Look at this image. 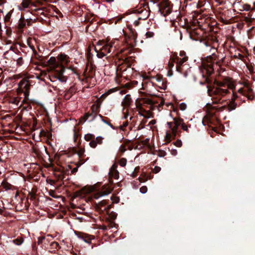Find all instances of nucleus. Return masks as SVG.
I'll use <instances>...</instances> for the list:
<instances>
[{"mask_svg":"<svg viewBox=\"0 0 255 255\" xmlns=\"http://www.w3.org/2000/svg\"><path fill=\"white\" fill-rule=\"evenodd\" d=\"M236 88L234 82L231 80H226L224 82H218L216 86L212 89H208L209 95L212 97L213 102L215 104L226 103L221 106L215 107L220 111L227 110L231 112L237 108L235 102L238 98L237 94L234 91Z\"/></svg>","mask_w":255,"mask_h":255,"instance_id":"nucleus-1","label":"nucleus"},{"mask_svg":"<svg viewBox=\"0 0 255 255\" xmlns=\"http://www.w3.org/2000/svg\"><path fill=\"white\" fill-rule=\"evenodd\" d=\"M115 43V41L106 43L105 42H99L97 45L94 47L95 51L97 53V56L99 58H102L105 57L107 59L109 57L108 55L115 50L116 46H114Z\"/></svg>","mask_w":255,"mask_h":255,"instance_id":"nucleus-2","label":"nucleus"},{"mask_svg":"<svg viewBox=\"0 0 255 255\" xmlns=\"http://www.w3.org/2000/svg\"><path fill=\"white\" fill-rule=\"evenodd\" d=\"M174 59L176 61V71L182 73L183 72V67L186 65L184 64L188 60V57L184 51H180L179 55L177 54H173Z\"/></svg>","mask_w":255,"mask_h":255,"instance_id":"nucleus-3","label":"nucleus"},{"mask_svg":"<svg viewBox=\"0 0 255 255\" xmlns=\"http://www.w3.org/2000/svg\"><path fill=\"white\" fill-rule=\"evenodd\" d=\"M127 160H115V163L111 167L109 171V181L111 183L113 182L112 179H118L119 177V173L117 170L118 165H120L122 167H124L126 165Z\"/></svg>","mask_w":255,"mask_h":255,"instance_id":"nucleus-4","label":"nucleus"},{"mask_svg":"<svg viewBox=\"0 0 255 255\" xmlns=\"http://www.w3.org/2000/svg\"><path fill=\"white\" fill-rule=\"evenodd\" d=\"M113 187L109 185H104L100 187L97 184V190H96V193L94 194V198L98 199L101 197L108 195L111 193Z\"/></svg>","mask_w":255,"mask_h":255,"instance_id":"nucleus-5","label":"nucleus"},{"mask_svg":"<svg viewBox=\"0 0 255 255\" xmlns=\"http://www.w3.org/2000/svg\"><path fill=\"white\" fill-rule=\"evenodd\" d=\"M30 83L29 81L23 79L18 84V87L17 89L18 93H23L25 98L28 97L29 94Z\"/></svg>","mask_w":255,"mask_h":255,"instance_id":"nucleus-6","label":"nucleus"},{"mask_svg":"<svg viewBox=\"0 0 255 255\" xmlns=\"http://www.w3.org/2000/svg\"><path fill=\"white\" fill-rule=\"evenodd\" d=\"M128 65L125 63H119L117 68L116 76L115 77L116 82L119 84L121 82L120 78L123 77V74L127 70Z\"/></svg>","mask_w":255,"mask_h":255,"instance_id":"nucleus-7","label":"nucleus"},{"mask_svg":"<svg viewBox=\"0 0 255 255\" xmlns=\"http://www.w3.org/2000/svg\"><path fill=\"white\" fill-rule=\"evenodd\" d=\"M100 107V105L99 103H96L94 104L91 107V110L92 111V113L91 114L87 113L85 114V116L84 117V119H85V121H87L88 120L89 117L91 116L92 117V120H93L96 116V112L98 110V109Z\"/></svg>","mask_w":255,"mask_h":255,"instance_id":"nucleus-8","label":"nucleus"},{"mask_svg":"<svg viewBox=\"0 0 255 255\" xmlns=\"http://www.w3.org/2000/svg\"><path fill=\"white\" fill-rule=\"evenodd\" d=\"M173 120L175 128L172 129V134L174 136H176L178 127L181 126L184 122L183 120L179 118H173Z\"/></svg>","mask_w":255,"mask_h":255,"instance_id":"nucleus-9","label":"nucleus"},{"mask_svg":"<svg viewBox=\"0 0 255 255\" xmlns=\"http://www.w3.org/2000/svg\"><path fill=\"white\" fill-rule=\"evenodd\" d=\"M132 103V99L130 95H126L122 102V105L123 106V111H124L126 109H129Z\"/></svg>","mask_w":255,"mask_h":255,"instance_id":"nucleus-10","label":"nucleus"},{"mask_svg":"<svg viewBox=\"0 0 255 255\" xmlns=\"http://www.w3.org/2000/svg\"><path fill=\"white\" fill-rule=\"evenodd\" d=\"M69 57L65 54H61L58 56V60L61 63L60 68L63 67L64 65H67L69 62Z\"/></svg>","mask_w":255,"mask_h":255,"instance_id":"nucleus-11","label":"nucleus"},{"mask_svg":"<svg viewBox=\"0 0 255 255\" xmlns=\"http://www.w3.org/2000/svg\"><path fill=\"white\" fill-rule=\"evenodd\" d=\"M97 190V184L93 186H85L82 188L81 192L84 194H89L92 192H96Z\"/></svg>","mask_w":255,"mask_h":255,"instance_id":"nucleus-12","label":"nucleus"},{"mask_svg":"<svg viewBox=\"0 0 255 255\" xmlns=\"http://www.w3.org/2000/svg\"><path fill=\"white\" fill-rule=\"evenodd\" d=\"M32 4L31 0H22L20 5L18 6V8L19 10L22 11L24 9L29 7Z\"/></svg>","mask_w":255,"mask_h":255,"instance_id":"nucleus-13","label":"nucleus"},{"mask_svg":"<svg viewBox=\"0 0 255 255\" xmlns=\"http://www.w3.org/2000/svg\"><path fill=\"white\" fill-rule=\"evenodd\" d=\"M48 64L52 69L55 70L59 66L54 57H51L48 61Z\"/></svg>","mask_w":255,"mask_h":255,"instance_id":"nucleus-14","label":"nucleus"},{"mask_svg":"<svg viewBox=\"0 0 255 255\" xmlns=\"http://www.w3.org/2000/svg\"><path fill=\"white\" fill-rule=\"evenodd\" d=\"M103 138L100 136L97 137L93 139L89 143L90 146L92 148L96 147L97 144H101L102 143Z\"/></svg>","mask_w":255,"mask_h":255,"instance_id":"nucleus-15","label":"nucleus"},{"mask_svg":"<svg viewBox=\"0 0 255 255\" xmlns=\"http://www.w3.org/2000/svg\"><path fill=\"white\" fill-rule=\"evenodd\" d=\"M107 202L105 200H103L100 201L96 205L97 209L100 211H103L108 209L107 207H106Z\"/></svg>","mask_w":255,"mask_h":255,"instance_id":"nucleus-16","label":"nucleus"},{"mask_svg":"<svg viewBox=\"0 0 255 255\" xmlns=\"http://www.w3.org/2000/svg\"><path fill=\"white\" fill-rule=\"evenodd\" d=\"M64 68L62 67L61 69L59 71H58V75L57 78L61 82H65L66 81V78L63 76V74L64 73Z\"/></svg>","mask_w":255,"mask_h":255,"instance_id":"nucleus-17","label":"nucleus"},{"mask_svg":"<svg viewBox=\"0 0 255 255\" xmlns=\"http://www.w3.org/2000/svg\"><path fill=\"white\" fill-rule=\"evenodd\" d=\"M176 136H174L171 131L167 130L165 136V140L167 143L170 142L172 139H174Z\"/></svg>","mask_w":255,"mask_h":255,"instance_id":"nucleus-18","label":"nucleus"},{"mask_svg":"<svg viewBox=\"0 0 255 255\" xmlns=\"http://www.w3.org/2000/svg\"><path fill=\"white\" fill-rule=\"evenodd\" d=\"M138 12L143 14L142 16H139L138 17V20L146 19L149 16V11L146 9H145V10L141 9L140 10H139Z\"/></svg>","mask_w":255,"mask_h":255,"instance_id":"nucleus-19","label":"nucleus"},{"mask_svg":"<svg viewBox=\"0 0 255 255\" xmlns=\"http://www.w3.org/2000/svg\"><path fill=\"white\" fill-rule=\"evenodd\" d=\"M175 63H176V61H175V59H174V56L172 55V56L170 57V58L169 60L168 64V68L169 70L168 72H169L170 71L171 72L172 68L174 66Z\"/></svg>","mask_w":255,"mask_h":255,"instance_id":"nucleus-20","label":"nucleus"},{"mask_svg":"<svg viewBox=\"0 0 255 255\" xmlns=\"http://www.w3.org/2000/svg\"><path fill=\"white\" fill-rule=\"evenodd\" d=\"M26 24L25 21L23 17H20L17 23V27L19 30H22Z\"/></svg>","mask_w":255,"mask_h":255,"instance_id":"nucleus-21","label":"nucleus"},{"mask_svg":"<svg viewBox=\"0 0 255 255\" xmlns=\"http://www.w3.org/2000/svg\"><path fill=\"white\" fill-rule=\"evenodd\" d=\"M13 12V9H11L9 12H8L4 16V21L5 23L10 22V19H11Z\"/></svg>","mask_w":255,"mask_h":255,"instance_id":"nucleus-22","label":"nucleus"},{"mask_svg":"<svg viewBox=\"0 0 255 255\" xmlns=\"http://www.w3.org/2000/svg\"><path fill=\"white\" fill-rule=\"evenodd\" d=\"M140 100L142 102L143 106L149 105L150 107H151L154 104V102L149 99L143 98L140 99Z\"/></svg>","mask_w":255,"mask_h":255,"instance_id":"nucleus-23","label":"nucleus"},{"mask_svg":"<svg viewBox=\"0 0 255 255\" xmlns=\"http://www.w3.org/2000/svg\"><path fill=\"white\" fill-rule=\"evenodd\" d=\"M135 104L136 108L137 109V110H140L141 111L145 112V110L143 108V103L140 100L138 101L137 100H136Z\"/></svg>","mask_w":255,"mask_h":255,"instance_id":"nucleus-24","label":"nucleus"},{"mask_svg":"<svg viewBox=\"0 0 255 255\" xmlns=\"http://www.w3.org/2000/svg\"><path fill=\"white\" fill-rule=\"evenodd\" d=\"M76 153L78 155L79 158L84 157L85 150L83 148H78L75 150Z\"/></svg>","mask_w":255,"mask_h":255,"instance_id":"nucleus-25","label":"nucleus"},{"mask_svg":"<svg viewBox=\"0 0 255 255\" xmlns=\"http://www.w3.org/2000/svg\"><path fill=\"white\" fill-rule=\"evenodd\" d=\"M138 169H139V167H136L134 168V170L133 171L128 170L127 171L128 174H129L132 177H134L136 176L137 172L138 170Z\"/></svg>","mask_w":255,"mask_h":255,"instance_id":"nucleus-26","label":"nucleus"},{"mask_svg":"<svg viewBox=\"0 0 255 255\" xmlns=\"http://www.w3.org/2000/svg\"><path fill=\"white\" fill-rule=\"evenodd\" d=\"M20 100L21 98L19 97H14L11 99L10 102L12 104H15L16 105H18L20 103Z\"/></svg>","mask_w":255,"mask_h":255,"instance_id":"nucleus-27","label":"nucleus"},{"mask_svg":"<svg viewBox=\"0 0 255 255\" xmlns=\"http://www.w3.org/2000/svg\"><path fill=\"white\" fill-rule=\"evenodd\" d=\"M117 91V88H112L110 90H109L108 91H107L106 92H105L104 94H103L102 95V97H107V96H108L109 95L116 92Z\"/></svg>","mask_w":255,"mask_h":255,"instance_id":"nucleus-28","label":"nucleus"},{"mask_svg":"<svg viewBox=\"0 0 255 255\" xmlns=\"http://www.w3.org/2000/svg\"><path fill=\"white\" fill-rule=\"evenodd\" d=\"M84 138L86 141H91L94 138V135L90 133H88L85 135Z\"/></svg>","mask_w":255,"mask_h":255,"instance_id":"nucleus-29","label":"nucleus"},{"mask_svg":"<svg viewBox=\"0 0 255 255\" xmlns=\"http://www.w3.org/2000/svg\"><path fill=\"white\" fill-rule=\"evenodd\" d=\"M154 35V33L152 31H147L146 32L145 36L146 38H152Z\"/></svg>","mask_w":255,"mask_h":255,"instance_id":"nucleus-30","label":"nucleus"},{"mask_svg":"<svg viewBox=\"0 0 255 255\" xmlns=\"http://www.w3.org/2000/svg\"><path fill=\"white\" fill-rule=\"evenodd\" d=\"M145 114L144 115H141V116H142L145 118H150L151 117V113L150 111H147L145 110L144 112Z\"/></svg>","mask_w":255,"mask_h":255,"instance_id":"nucleus-31","label":"nucleus"},{"mask_svg":"<svg viewBox=\"0 0 255 255\" xmlns=\"http://www.w3.org/2000/svg\"><path fill=\"white\" fill-rule=\"evenodd\" d=\"M167 125L168 126V128L170 129V131L172 133V129L175 128L173 122H167Z\"/></svg>","mask_w":255,"mask_h":255,"instance_id":"nucleus-32","label":"nucleus"},{"mask_svg":"<svg viewBox=\"0 0 255 255\" xmlns=\"http://www.w3.org/2000/svg\"><path fill=\"white\" fill-rule=\"evenodd\" d=\"M174 145L178 147H180L182 145V142L181 140L177 139L176 141L173 143Z\"/></svg>","mask_w":255,"mask_h":255,"instance_id":"nucleus-33","label":"nucleus"},{"mask_svg":"<svg viewBox=\"0 0 255 255\" xmlns=\"http://www.w3.org/2000/svg\"><path fill=\"white\" fill-rule=\"evenodd\" d=\"M128 110H129V109H126L124 111L123 110V113L124 115V116H123L124 119H127L128 117V115H129Z\"/></svg>","mask_w":255,"mask_h":255,"instance_id":"nucleus-34","label":"nucleus"},{"mask_svg":"<svg viewBox=\"0 0 255 255\" xmlns=\"http://www.w3.org/2000/svg\"><path fill=\"white\" fill-rule=\"evenodd\" d=\"M139 191L141 193L145 194L147 191V188L145 186H143L140 188Z\"/></svg>","mask_w":255,"mask_h":255,"instance_id":"nucleus-35","label":"nucleus"},{"mask_svg":"<svg viewBox=\"0 0 255 255\" xmlns=\"http://www.w3.org/2000/svg\"><path fill=\"white\" fill-rule=\"evenodd\" d=\"M238 93L243 95L245 96L247 93V90L246 89H244L241 88L238 90Z\"/></svg>","mask_w":255,"mask_h":255,"instance_id":"nucleus-36","label":"nucleus"},{"mask_svg":"<svg viewBox=\"0 0 255 255\" xmlns=\"http://www.w3.org/2000/svg\"><path fill=\"white\" fill-rule=\"evenodd\" d=\"M179 109L181 111L185 110L186 109V105L184 103H182L179 105Z\"/></svg>","mask_w":255,"mask_h":255,"instance_id":"nucleus-37","label":"nucleus"},{"mask_svg":"<svg viewBox=\"0 0 255 255\" xmlns=\"http://www.w3.org/2000/svg\"><path fill=\"white\" fill-rule=\"evenodd\" d=\"M13 242L16 245L19 246V245H20L22 243L23 241L21 240H19V239H16V240H13Z\"/></svg>","mask_w":255,"mask_h":255,"instance_id":"nucleus-38","label":"nucleus"},{"mask_svg":"<svg viewBox=\"0 0 255 255\" xmlns=\"http://www.w3.org/2000/svg\"><path fill=\"white\" fill-rule=\"evenodd\" d=\"M213 70H214V69H213L212 65L210 64L208 66V72L209 74H211L213 72Z\"/></svg>","mask_w":255,"mask_h":255,"instance_id":"nucleus-39","label":"nucleus"},{"mask_svg":"<svg viewBox=\"0 0 255 255\" xmlns=\"http://www.w3.org/2000/svg\"><path fill=\"white\" fill-rule=\"evenodd\" d=\"M244 9L246 11H249L251 9V6L249 4H245L243 6Z\"/></svg>","mask_w":255,"mask_h":255,"instance_id":"nucleus-40","label":"nucleus"},{"mask_svg":"<svg viewBox=\"0 0 255 255\" xmlns=\"http://www.w3.org/2000/svg\"><path fill=\"white\" fill-rule=\"evenodd\" d=\"M165 152L163 150L159 151L158 153V156L160 157H164L165 155Z\"/></svg>","mask_w":255,"mask_h":255,"instance_id":"nucleus-41","label":"nucleus"},{"mask_svg":"<svg viewBox=\"0 0 255 255\" xmlns=\"http://www.w3.org/2000/svg\"><path fill=\"white\" fill-rule=\"evenodd\" d=\"M111 200H113V202H116V203H118L120 200L119 197H115V196H113L111 197Z\"/></svg>","mask_w":255,"mask_h":255,"instance_id":"nucleus-42","label":"nucleus"},{"mask_svg":"<svg viewBox=\"0 0 255 255\" xmlns=\"http://www.w3.org/2000/svg\"><path fill=\"white\" fill-rule=\"evenodd\" d=\"M181 128L184 131H188V126L186 125H185V124L184 123H183V124H182Z\"/></svg>","mask_w":255,"mask_h":255,"instance_id":"nucleus-43","label":"nucleus"},{"mask_svg":"<svg viewBox=\"0 0 255 255\" xmlns=\"http://www.w3.org/2000/svg\"><path fill=\"white\" fill-rule=\"evenodd\" d=\"M160 170V167L158 166H155L154 169V171L155 173H158Z\"/></svg>","mask_w":255,"mask_h":255,"instance_id":"nucleus-44","label":"nucleus"},{"mask_svg":"<svg viewBox=\"0 0 255 255\" xmlns=\"http://www.w3.org/2000/svg\"><path fill=\"white\" fill-rule=\"evenodd\" d=\"M77 170H78V167H76L72 169L71 173L72 174H74V173H76L77 171Z\"/></svg>","mask_w":255,"mask_h":255,"instance_id":"nucleus-45","label":"nucleus"},{"mask_svg":"<svg viewBox=\"0 0 255 255\" xmlns=\"http://www.w3.org/2000/svg\"><path fill=\"white\" fill-rule=\"evenodd\" d=\"M128 125V123L127 122H124L122 126H121V128H124V127H126Z\"/></svg>","mask_w":255,"mask_h":255,"instance_id":"nucleus-46","label":"nucleus"},{"mask_svg":"<svg viewBox=\"0 0 255 255\" xmlns=\"http://www.w3.org/2000/svg\"><path fill=\"white\" fill-rule=\"evenodd\" d=\"M139 20L138 19L137 20H136L134 21V24L135 26H138L139 24Z\"/></svg>","mask_w":255,"mask_h":255,"instance_id":"nucleus-47","label":"nucleus"},{"mask_svg":"<svg viewBox=\"0 0 255 255\" xmlns=\"http://www.w3.org/2000/svg\"><path fill=\"white\" fill-rule=\"evenodd\" d=\"M6 0H0V6L6 2Z\"/></svg>","mask_w":255,"mask_h":255,"instance_id":"nucleus-48","label":"nucleus"},{"mask_svg":"<svg viewBox=\"0 0 255 255\" xmlns=\"http://www.w3.org/2000/svg\"><path fill=\"white\" fill-rule=\"evenodd\" d=\"M138 114L140 116H141V114L144 115L145 114V113L143 111H141L140 110H138Z\"/></svg>","mask_w":255,"mask_h":255,"instance_id":"nucleus-49","label":"nucleus"},{"mask_svg":"<svg viewBox=\"0 0 255 255\" xmlns=\"http://www.w3.org/2000/svg\"><path fill=\"white\" fill-rule=\"evenodd\" d=\"M161 79H162V78H161V77H159L156 78V81H157V82H159V83H160V82H161Z\"/></svg>","mask_w":255,"mask_h":255,"instance_id":"nucleus-50","label":"nucleus"},{"mask_svg":"<svg viewBox=\"0 0 255 255\" xmlns=\"http://www.w3.org/2000/svg\"><path fill=\"white\" fill-rule=\"evenodd\" d=\"M155 123H156V121H155V120H152V121H151L150 122V124H152V125H154V124H155Z\"/></svg>","mask_w":255,"mask_h":255,"instance_id":"nucleus-51","label":"nucleus"},{"mask_svg":"<svg viewBox=\"0 0 255 255\" xmlns=\"http://www.w3.org/2000/svg\"><path fill=\"white\" fill-rule=\"evenodd\" d=\"M121 150L122 152H124L126 150V149L124 146H121Z\"/></svg>","mask_w":255,"mask_h":255,"instance_id":"nucleus-52","label":"nucleus"},{"mask_svg":"<svg viewBox=\"0 0 255 255\" xmlns=\"http://www.w3.org/2000/svg\"><path fill=\"white\" fill-rule=\"evenodd\" d=\"M90 54L89 53H88V55H87V58L89 60L90 59Z\"/></svg>","mask_w":255,"mask_h":255,"instance_id":"nucleus-53","label":"nucleus"},{"mask_svg":"<svg viewBox=\"0 0 255 255\" xmlns=\"http://www.w3.org/2000/svg\"><path fill=\"white\" fill-rule=\"evenodd\" d=\"M3 212V210L0 208V214H2Z\"/></svg>","mask_w":255,"mask_h":255,"instance_id":"nucleus-54","label":"nucleus"},{"mask_svg":"<svg viewBox=\"0 0 255 255\" xmlns=\"http://www.w3.org/2000/svg\"><path fill=\"white\" fill-rule=\"evenodd\" d=\"M139 182V183H141L142 182L141 179L140 178H138Z\"/></svg>","mask_w":255,"mask_h":255,"instance_id":"nucleus-55","label":"nucleus"},{"mask_svg":"<svg viewBox=\"0 0 255 255\" xmlns=\"http://www.w3.org/2000/svg\"><path fill=\"white\" fill-rule=\"evenodd\" d=\"M25 101H26V100H25V99H23V100H22V103H25Z\"/></svg>","mask_w":255,"mask_h":255,"instance_id":"nucleus-56","label":"nucleus"},{"mask_svg":"<svg viewBox=\"0 0 255 255\" xmlns=\"http://www.w3.org/2000/svg\"><path fill=\"white\" fill-rule=\"evenodd\" d=\"M247 88L248 89V91H251V89H249V88L247 87Z\"/></svg>","mask_w":255,"mask_h":255,"instance_id":"nucleus-57","label":"nucleus"},{"mask_svg":"<svg viewBox=\"0 0 255 255\" xmlns=\"http://www.w3.org/2000/svg\"><path fill=\"white\" fill-rule=\"evenodd\" d=\"M85 241L86 242L88 243H90V241H88H88H86V240H85Z\"/></svg>","mask_w":255,"mask_h":255,"instance_id":"nucleus-58","label":"nucleus"},{"mask_svg":"<svg viewBox=\"0 0 255 255\" xmlns=\"http://www.w3.org/2000/svg\"><path fill=\"white\" fill-rule=\"evenodd\" d=\"M106 65H107V64H106V63H104V64H103V66H105Z\"/></svg>","mask_w":255,"mask_h":255,"instance_id":"nucleus-59","label":"nucleus"},{"mask_svg":"<svg viewBox=\"0 0 255 255\" xmlns=\"http://www.w3.org/2000/svg\"><path fill=\"white\" fill-rule=\"evenodd\" d=\"M254 5H255V2H254ZM253 9H254V8Z\"/></svg>","mask_w":255,"mask_h":255,"instance_id":"nucleus-60","label":"nucleus"},{"mask_svg":"<svg viewBox=\"0 0 255 255\" xmlns=\"http://www.w3.org/2000/svg\"><path fill=\"white\" fill-rule=\"evenodd\" d=\"M73 131L75 133V129H73Z\"/></svg>","mask_w":255,"mask_h":255,"instance_id":"nucleus-61","label":"nucleus"}]
</instances>
